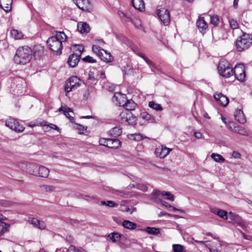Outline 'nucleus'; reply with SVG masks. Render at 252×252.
<instances>
[{
    "instance_id": "53",
    "label": "nucleus",
    "mask_w": 252,
    "mask_h": 252,
    "mask_svg": "<svg viewBox=\"0 0 252 252\" xmlns=\"http://www.w3.org/2000/svg\"><path fill=\"white\" fill-rule=\"evenodd\" d=\"M108 141V139L100 138L99 139V144L101 145H103L104 146L107 147V145L106 144L107 143Z\"/></svg>"
},
{
    "instance_id": "24",
    "label": "nucleus",
    "mask_w": 252,
    "mask_h": 252,
    "mask_svg": "<svg viewBox=\"0 0 252 252\" xmlns=\"http://www.w3.org/2000/svg\"><path fill=\"white\" fill-rule=\"evenodd\" d=\"M12 0H0V6L5 11L8 12L11 10Z\"/></svg>"
},
{
    "instance_id": "47",
    "label": "nucleus",
    "mask_w": 252,
    "mask_h": 252,
    "mask_svg": "<svg viewBox=\"0 0 252 252\" xmlns=\"http://www.w3.org/2000/svg\"><path fill=\"white\" fill-rule=\"evenodd\" d=\"M83 61H84L85 62L87 63H94L96 62V60L94 59L93 58L90 56H87L84 58L83 59Z\"/></svg>"
},
{
    "instance_id": "32",
    "label": "nucleus",
    "mask_w": 252,
    "mask_h": 252,
    "mask_svg": "<svg viewBox=\"0 0 252 252\" xmlns=\"http://www.w3.org/2000/svg\"><path fill=\"white\" fill-rule=\"evenodd\" d=\"M10 33L12 37L15 39H21L24 36L22 32L15 29L11 30Z\"/></svg>"
},
{
    "instance_id": "58",
    "label": "nucleus",
    "mask_w": 252,
    "mask_h": 252,
    "mask_svg": "<svg viewBox=\"0 0 252 252\" xmlns=\"http://www.w3.org/2000/svg\"><path fill=\"white\" fill-rule=\"evenodd\" d=\"M169 207H170V208H172V210L173 211H179L181 213H185V211L184 210H182V209H177L170 205H169Z\"/></svg>"
},
{
    "instance_id": "34",
    "label": "nucleus",
    "mask_w": 252,
    "mask_h": 252,
    "mask_svg": "<svg viewBox=\"0 0 252 252\" xmlns=\"http://www.w3.org/2000/svg\"><path fill=\"white\" fill-rule=\"evenodd\" d=\"M145 231L149 234L157 235L160 232V229L158 228L147 227Z\"/></svg>"
},
{
    "instance_id": "41",
    "label": "nucleus",
    "mask_w": 252,
    "mask_h": 252,
    "mask_svg": "<svg viewBox=\"0 0 252 252\" xmlns=\"http://www.w3.org/2000/svg\"><path fill=\"white\" fill-rule=\"evenodd\" d=\"M100 204L102 205H105L110 207H114L118 206L117 204H116L114 201L111 200L107 201H102Z\"/></svg>"
},
{
    "instance_id": "12",
    "label": "nucleus",
    "mask_w": 252,
    "mask_h": 252,
    "mask_svg": "<svg viewBox=\"0 0 252 252\" xmlns=\"http://www.w3.org/2000/svg\"><path fill=\"white\" fill-rule=\"evenodd\" d=\"M214 97L217 102L223 107H225L227 105L229 102L228 98L222 94L221 93H218L214 94Z\"/></svg>"
},
{
    "instance_id": "59",
    "label": "nucleus",
    "mask_w": 252,
    "mask_h": 252,
    "mask_svg": "<svg viewBox=\"0 0 252 252\" xmlns=\"http://www.w3.org/2000/svg\"><path fill=\"white\" fill-rule=\"evenodd\" d=\"M232 156L235 158H240V154L236 151H234L232 154Z\"/></svg>"
},
{
    "instance_id": "44",
    "label": "nucleus",
    "mask_w": 252,
    "mask_h": 252,
    "mask_svg": "<svg viewBox=\"0 0 252 252\" xmlns=\"http://www.w3.org/2000/svg\"><path fill=\"white\" fill-rule=\"evenodd\" d=\"M136 188L143 191H146L148 189L146 185L140 183V181L136 184Z\"/></svg>"
},
{
    "instance_id": "29",
    "label": "nucleus",
    "mask_w": 252,
    "mask_h": 252,
    "mask_svg": "<svg viewBox=\"0 0 252 252\" xmlns=\"http://www.w3.org/2000/svg\"><path fill=\"white\" fill-rule=\"evenodd\" d=\"M122 132L121 128L116 126L110 129L109 131L110 135L113 137H117L120 136Z\"/></svg>"
},
{
    "instance_id": "16",
    "label": "nucleus",
    "mask_w": 252,
    "mask_h": 252,
    "mask_svg": "<svg viewBox=\"0 0 252 252\" xmlns=\"http://www.w3.org/2000/svg\"><path fill=\"white\" fill-rule=\"evenodd\" d=\"M80 57L79 55L74 53L70 55L68 60L69 65L72 67H75L80 61Z\"/></svg>"
},
{
    "instance_id": "2",
    "label": "nucleus",
    "mask_w": 252,
    "mask_h": 252,
    "mask_svg": "<svg viewBox=\"0 0 252 252\" xmlns=\"http://www.w3.org/2000/svg\"><path fill=\"white\" fill-rule=\"evenodd\" d=\"M32 55V51L28 46L19 47L16 52L14 60L18 64H26L29 63Z\"/></svg>"
},
{
    "instance_id": "31",
    "label": "nucleus",
    "mask_w": 252,
    "mask_h": 252,
    "mask_svg": "<svg viewBox=\"0 0 252 252\" xmlns=\"http://www.w3.org/2000/svg\"><path fill=\"white\" fill-rule=\"evenodd\" d=\"M212 212L214 213V214H217L220 217L223 219L227 220L228 219V215L227 214V213L226 211L224 210L221 209H217L213 211Z\"/></svg>"
},
{
    "instance_id": "43",
    "label": "nucleus",
    "mask_w": 252,
    "mask_h": 252,
    "mask_svg": "<svg viewBox=\"0 0 252 252\" xmlns=\"http://www.w3.org/2000/svg\"><path fill=\"white\" fill-rule=\"evenodd\" d=\"M172 248L174 252H182L184 250L183 246L180 244H173Z\"/></svg>"
},
{
    "instance_id": "54",
    "label": "nucleus",
    "mask_w": 252,
    "mask_h": 252,
    "mask_svg": "<svg viewBox=\"0 0 252 252\" xmlns=\"http://www.w3.org/2000/svg\"><path fill=\"white\" fill-rule=\"evenodd\" d=\"M129 175L130 176H129V177L130 178L132 182H135L137 184L138 182L140 181V179L138 178L137 177H135L131 174H130Z\"/></svg>"
},
{
    "instance_id": "51",
    "label": "nucleus",
    "mask_w": 252,
    "mask_h": 252,
    "mask_svg": "<svg viewBox=\"0 0 252 252\" xmlns=\"http://www.w3.org/2000/svg\"><path fill=\"white\" fill-rule=\"evenodd\" d=\"M79 250L75 246H70L68 249H67L66 252H79Z\"/></svg>"
},
{
    "instance_id": "13",
    "label": "nucleus",
    "mask_w": 252,
    "mask_h": 252,
    "mask_svg": "<svg viewBox=\"0 0 252 252\" xmlns=\"http://www.w3.org/2000/svg\"><path fill=\"white\" fill-rule=\"evenodd\" d=\"M26 168L24 169L26 172L31 175L36 176L39 164L34 163H27L26 164Z\"/></svg>"
},
{
    "instance_id": "57",
    "label": "nucleus",
    "mask_w": 252,
    "mask_h": 252,
    "mask_svg": "<svg viewBox=\"0 0 252 252\" xmlns=\"http://www.w3.org/2000/svg\"><path fill=\"white\" fill-rule=\"evenodd\" d=\"M55 188L54 186H45V189L46 191H53L54 190Z\"/></svg>"
},
{
    "instance_id": "21",
    "label": "nucleus",
    "mask_w": 252,
    "mask_h": 252,
    "mask_svg": "<svg viewBox=\"0 0 252 252\" xmlns=\"http://www.w3.org/2000/svg\"><path fill=\"white\" fill-rule=\"evenodd\" d=\"M36 176L42 178H47L49 173V170L46 167L39 165Z\"/></svg>"
},
{
    "instance_id": "48",
    "label": "nucleus",
    "mask_w": 252,
    "mask_h": 252,
    "mask_svg": "<svg viewBox=\"0 0 252 252\" xmlns=\"http://www.w3.org/2000/svg\"><path fill=\"white\" fill-rule=\"evenodd\" d=\"M144 61L149 65L152 71H154V69L156 68V66L154 63L151 60L148 59L147 58L144 59Z\"/></svg>"
},
{
    "instance_id": "35",
    "label": "nucleus",
    "mask_w": 252,
    "mask_h": 252,
    "mask_svg": "<svg viewBox=\"0 0 252 252\" xmlns=\"http://www.w3.org/2000/svg\"><path fill=\"white\" fill-rule=\"evenodd\" d=\"M109 237L113 242H116L120 240L121 235L117 232H113L109 235Z\"/></svg>"
},
{
    "instance_id": "17",
    "label": "nucleus",
    "mask_w": 252,
    "mask_h": 252,
    "mask_svg": "<svg viewBox=\"0 0 252 252\" xmlns=\"http://www.w3.org/2000/svg\"><path fill=\"white\" fill-rule=\"evenodd\" d=\"M234 117L235 120L241 124H244L246 122V119L243 112L241 109L236 110Z\"/></svg>"
},
{
    "instance_id": "7",
    "label": "nucleus",
    "mask_w": 252,
    "mask_h": 252,
    "mask_svg": "<svg viewBox=\"0 0 252 252\" xmlns=\"http://www.w3.org/2000/svg\"><path fill=\"white\" fill-rule=\"evenodd\" d=\"M5 125L17 132H22L25 129L22 125L19 124L17 120L11 117L6 120Z\"/></svg>"
},
{
    "instance_id": "40",
    "label": "nucleus",
    "mask_w": 252,
    "mask_h": 252,
    "mask_svg": "<svg viewBox=\"0 0 252 252\" xmlns=\"http://www.w3.org/2000/svg\"><path fill=\"white\" fill-rule=\"evenodd\" d=\"M103 50L100 49V47L97 45H93L92 47V50L94 53L96 54L99 58L100 57V55L103 52Z\"/></svg>"
},
{
    "instance_id": "64",
    "label": "nucleus",
    "mask_w": 252,
    "mask_h": 252,
    "mask_svg": "<svg viewBox=\"0 0 252 252\" xmlns=\"http://www.w3.org/2000/svg\"><path fill=\"white\" fill-rule=\"evenodd\" d=\"M210 252H220L218 250L215 249H211Z\"/></svg>"
},
{
    "instance_id": "18",
    "label": "nucleus",
    "mask_w": 252,
    "mask_h": 252,
    "mask_svg": "<svg viewBox=\"0 0 252 252\" xmlns=\"http://www.w3.org/2000/svg\"><path fill=\"white\" fill-rule=\"evenodd\" d=\"M196 26L199 31L203 33L206 30L208 27L207 23L205 22L204 18L203 17L200 18L197 20L196 22Z\"/></svg>"
},
{
    "instance_id": "14",
    "label": "nucleus",
    "mask_w": 252,
    "mask_h": 252,
    "mask_svg": "<svg viewBox=\"0 0 252 252\" xmlns=\"http://www.w3.org/2000/svg\"><path fill=\"white\" fill-rule=\"evenodd\" d=\"M29 222L34 227H37L41 230H44L46 229V223L42 220H40L37 219L32 218L29 219Z\"/></svg>"
},
{
    "instance_id": "20",
    "label": "nucleus",
    "mask_w": 252,
    "mask_h": 252,
    "mask_svg": "<svg viewBox=\"0 0 252 252\" xmlns=\"http://www.w3.org/2000/svg\"><path fill=\"white\" fill-rule=\"evenodd\" d=\"M229 128L234 132L239 133L240 135H248V132L245 129L238 126H235L233 124H230V125L229 126Z\"/></svg>"
},
{
    "instance_id": "50",
    "label": "nucleus",
    "mask_w": 252,
    "mask_h": 252,
    "mask_svg": "<svg viewBox=\"0 0 252 252\" xmlns=\"http://www.w3.org/2000/svg\"><path fill=\"white\" fill-rule=\"evenodd\" d=\"M87 128V126H83L81 125H77V129L79 130V133L82 134L83 133V131L86 130Z\"/></svg>"
},
{
    "instance_id": "27",
    "label": "nucleus",
    "mask_w": 252,
    "mask_h": 252,
    "mask_svg": "<svg viewBox=\"0 0 252 252\" xmlns=\"http://www.w3.org/2000/svg\"><path fill=\"white\" fill-rule=\"evenodd\" d=\"M140 116L143 119L148 121L150 123H157L155 118L154 116L148 114L146 112H144L141 113Z\"/></svg>"
},
{
    "instance_id": "49",
    "label": "nucleus",
    "mask_w": 252,
    "mask_h": 252,
    "mask_svg": "<svg viewBox=\"0 0 252 252\" xmlns=\"http://www.w3.org/2000/svg\"><path fill=\"white\" fill-rule=\"evenodd\" d=\"M88 80L92 81L93 82H95L96 78L93 71H90L88 75Z\"/></svg>"
},
{
    "instance_id": "15",
    "label": "nucleus",
    "mask_w": 252,
    "mask_h": 252,
    "mask_svg": "<svg viewBox=\"0 0 252 252\" xmlns=\"http://www.w3.org/2000/svg\"><path fill=\"white\" fill-rule=\"evenodd\" d=\"M228 219L230 220L229 221L236 223L240 226L243 225V221L241 218L237 214L230 212L228 214Z\"/></svg>"
},
{
    "instance_id": "46",
    "label": "nucleus",
    "mask_w": 252,
    "mask_h": 252,
    "mask_svg": "<svg viewBox=\"0 0 252 252\" xmlns=\"http://www.w3.org/2000/svg\"><path fill=\"white\" fill-rule=\"evenodd\" d=\"M162 195H165L167 197V199L170 201H174V196L169 192L163 191L161 192Z\"/></svg>"
},
{
    "instance_id": "19",
    "label": "nucleus",
    "mask_w": 252,
    "mask_h": 252,
    "mask_svg": "<svg viewBox=\"0 0 252 252\" xmlns=\"http://www.w3.org/2000/svg\"><path fill=\"white\" fill-rule=\"evenodd\" d=\"M77 30L81 33H88L90 31V28L86 23L80 22L77 24Z\"/></svg>"
},
{
    "instance_id": "52",
    "label": "nucleus",
    "mask_w": 252,
    "mask_h": 252,
    "mask_svg": "<svg viewBox=\"0 0 252 252\" xmlns=\"http://www.w3.org/2000/svg\"><path fill=\"white\" fill-rule=\"evenodd\" d=\"M132 139L136 141H140L142 139V136L140 134H134L131 135Z\"/></svg>"
},
{
    "instance_id": "8",
    "label": "nucleus",
    "mask_w": 252,
    "mask_h": 252,
    "mask_svg": "<svg viewBox=\"0 0 252 252\" xmlns=\"http://www.w3.org/2000/svg\"><path fill=\"white\" fill-rule=\"evenodd\" d=\"M234 74L235 78L242 82L246 77L244 67L243 64H239L235 65L233 69V75Z\"/></svg>"
},
{
    "instance_id": "33",
    "label": "nucleus",
    "mask_w": 252,
    "mask_h": 252,
    "mask_svg": "<svg viewBox=\"0 0 252 252\" xmlns=\"http://www.w3.org/2000/svg\"><path fill=\"white\" fill-rule=\"evenodd\" d=\"M43 53V48L40 46H35L33 48V55L34 57H40Z\"/></svg>"
},
{
    "instance_id": "25",
    "label": "nucleus",
    "mask_w": 252,
    "mask_h": 252,
    "mask_svg": "<svg viewBox=\"0 0 252 252\" xmlns=\"http://www.w3.org/2000/svg\"><path fill=\"white\" fill-rule=\"evenodd\" d=\"M100 58L101 60L106 63L111 62L113 60V57L112 55L104 50H103V52L101 55H100Z\"/></svg>"
},
{
    "instance_id": "30",
    "label": "nucleus",
    "mask_w": 252,
    "mask_h": 252,
    "mask_svg": "<svg viewBox=\"0 0 252 252\" xmlns=\"http://www.w3.org/2000/svg\"><path fill=\"white\" fill-rule=\"evenodd\" d=\"M9 224L3 221H0V236L9 231Z\"/></svg>"
},
{
    "instance_id": "4",
    "label": "nucleus",
    "mask_w": 252,
    "mask_h": 252,
    "mask_svg": "<svg viewBox=\"0 0 252 252\" xmlns=\"http://www.w3.org/2000/svg\"><path fill=\"white\" fill-rule=\"evenodd\" d=\"M218 69L220 74L224 77L229 78L233 75L232 67L227 61H220Z\"/></svg>"
},
{
    "instance_id": "28",
    "label": "nucleus",
    "mask_w": 252,
    "mask_h": 252,
    "mask_svg": "<svg viewBox=\"0 0 252 252\" xmlns=\"http://www.w3.org/2000/svg\"><path fill=\"white\" fill-rule=\"evenodd\" d=\"M122 225L125 228L130 230L135 229L137 227V224L135 223L130 221L128 220H124L122 223Z\"/></svg>"
},
{
    "instance_id": "63",
    "label": "nucleus",
    "mask_w": 252,
    "mask_h": 252,
    "mask_svg": "<svg viewBox=\"0 0 252 252\" xmlns=\"http://www.w3.org/2000/svg\"><path fill=\"white\" fill-rule=\"evenodd\" d=\"M93 116H82L80 117L81 119H91L93 118Z\"/></svg>"
},
{
    "instance_id": "62",
    "label": "nucleus",
    "mask_w": 252,
    "mask_h": 252,
    "mask_svg": "<svg viewBox=\"0 0 252 252\" xmlns=\"http://www.w3.org/2000/svg\"><path fill=\"white\" fill-rule=\"evenodd\" d=\"M239 0H234L233 6L235 8H237L238 5V2Z\"/></svg>"
},
{
    "instance_id": "45",
    "label": "nucleus",
    "mask_w": 252,
    "mask_h": 252,
    "mask_svg": "<svg viewBox=\"0 0 252 252\" xmlns=\"http://www.w3.org/2000/svg\"><path fill=\"white\" fill-rule=\"evenodd\" d=\"M74 46L75 48H76L75 50H76V52H77V53H76L75 54H77V55H79L80 56H81V55L84 50L83 46L82 45H76Z\"/></svg>"
},
{
    "instance_id": "26",
    "label": "nucleus",
    "mask_w": 252,
    "mask_h": 252,
    "mask_svg": "<svg viewBox=\"0 0 252 252\" xmlns=\"http://www.w3.org/2000/svg\"><path fill=\"white\" fill-rule=\"evenodd\" d=\"M136 104L131 99L127 100L124 105L125 110L130 112L135 109Z\"/></svg>"
},
{
    "instance_id": "60",
    "label": "nucleus",
    "mask_w": 252,
    "mask_h": 252,
    "mask_svg": "<svg viewBox=\"0 0 252 252\" xmlns=\"http://www.w3.org/2000/svg\"><path fill=\"white\" fill-rule=\"evenodd\" d=\"M194 135L196 138L199 139L202 137V133L199 132H195L194 133Z\"/></svg>"
},
{
    "instance_id": "23",
    "label": "nucleus",
    "mask_w": 252,
    "mask_h": 252,
    "mask_svg": "<svg viewBox=\"0 0 252 252\" xmlns=\"http://www.w3.org/2000/svg\"><path fill=\"white\" fill-rule=\"evenodd\" d=\"M107 147L110 148H118L121 145V141L118 139L108 138V141L106 144Z\"/></svg>"
},
{
    "instance_id": "22",
    "label": "nucleus",
    "mask_w": 252,
    "mask_h": 252,
    "mask_svg": "<svg viewBox=\"0 0 252 252\" xmlns=\"http://www.w3.org/2000/svg\"><path fill=\"white\" fill-rule=\"evenodd\" d=\"M133 6L140 11L145 10V3L143 0H131Z\"/></svg>"
},
{
    "instance_id": "9",
    "label": "nucleus",
    "mask_w": 252,
    "mask_h": 252,
    "mask_svg": "<svg viewBox=\"0 0 252 252\" xmlns=\"http://www.w3.org/2000/svg\"><path fill=\"white\" fill-rule=\"evenodd\" d=\"M157 14L160 21L165 25L169 24L170 21V14L168 10L164 8H161L158 10Z\"/></svg>"
},
{
    "instance_id": "36",
    "label": "nucleus",
    "mask_w": 252,
    "mask_h": 252,
    "mask_svg": "<svg viewBox=\"0 0 252 252\" xmlns=\"http://www.w3.org/2000/svg\"><path fill=\"white\" fill-rule=\"evenodd\" d=\"M149 106L156 111H162L163 110L161 106L158 103H155L154 101H150L148 104Z\"/></svg>"
},
{
    "instance_id": "42",
    "label": "nucleus",
    "mask_w": 252,
    "mask_h": 252,
    "mask_svg": "<svg viewBox=\"0 0 252 252\" xmlns=\"http://www.w3.org/2000/svg\"><path fill=\"white\" fill-rule=\"evenodd\" d=\"M229 23L230 27L233 30L237 29L239 27V25L236 20L231 19L229 20Z\"/></svg>"
},
{
    "instance_id": "38",
    "label": "nucleus",
    "mask_w": 252,
    "mask_h": 252,
    "mask_svg": "<svg viewBox=\"0 0 252 252\" xmlns=\"http://www.w3.org/2000/svg\"><path fill=\"white\" fill-rule=\"evenodd\" d=\"M69 112L73 113V112L71 110V109L70 108H65L64 110H63V114L65 116V117L66 118H68L70 120L71 122L74 123L75 119L73 117H72L70 115Z\"/></svg>"
},
{
    "instance_id": "6",
    "label": "nucleus",
    "mask_w": 252,
    "mask_h": 252,
    "mask_svg": "<svg viewBox=\"0 0 252 252\" xmlns=\"http://www.w3.org/2000/svg\"><path fill=\"white\" fill-rule=\"evenodd\" d=\"M119 120L122 123L126 122L129 125H132L135 122L136 117L133 116L131 112L124 110L119 115Z\"/></svg>"
},
{
    "instance_id": "55",
    "label": "nucleus",
    "mask_w": 252,
    "mask_h": 252,
    "mask_svg": "<svg viewBox=\"0 0 252 252\" xmlns=\"http://www.w3.org/2000/svg\"><path fill=\"white\" fill-rule=\"evenodd\" d=\"M51 128L55 129L57 130L58 131L60 132V129L55 125L53 124H50L49 125H48Z\"/></svg>"
},
{
    "instance_id": "1",
    "label": "nucleus",
    "mask_w": 252,
    "mask_h": 252,
    "mask_svg": "<svg viewBox=\"0 0 252 252\" xmlns=\"http://www.w3.org/2000/svg\"><path fill=\"white\" fill-rule=\"evenodd\" d=\"M67 36L63 32H58L56 35L48 38L47 44L50 49L58 55L62 53L63 42L66 41Z\"/></svg>"
},
{
    "instance_id": "11",
    "label": "nucleus",
    "mask_w": 252,
    "mask_h": 252,
    "mask_svg": "<svg viewBox=\"0 0 252 252\" xmlns=\"http://www.w3.org/2000/svg\"><path fill=\"white\" fill-rule=\"evenodd\" d=\"M171 150V149H169L165 146L161 145L156 149L155 154L157 157L160 158H163L166 157Z\"/></svg>"
},
{
    "instance_id": "37",
    "label": "nucleus",
    "mask_w": 252,
    "mask_h": 252,
    "mask_svg": "<svg viewBox=\"0 0 252 252\" xmlns=\"http://www.w3.org/2000/svg\"><path fill=\"white\" fill-rule=\"evenodd\" d=\"M220 19L218 15H213L211 16L210 23L211 24L213 25L214 26H218L220 23Z\"/></svg>"
},
{
    "instance_id": "56",
    "label": "nucleus",
    "mask_w": 252,
    "mask_h": 252,
    "mask_svg": "<svg viewBox=\"0 0 252 252\" xmlns=\"http://www.w3.org/2000/svg\"><path fill=\"white\" fill-rule=\"evenodd\" d=\"M121 13L122 14L123 16H124V17L126 18L125 21L126 22H132V19L131 18L126 16V14H125L123 12H121Z\"/></svg>"
},
{
    "instance_id": "10",
    "label": "nucleus",
    "mask_w": 252,
    "mask_h": 252,
    "mask_svg": "<svg viewBox=\"0 0 252 252\" xmlns=\"http://www.w3.org/2000/svg\"><path fill=\"white\" fill-rule=\"evenodd\" d=\"M77 6L81 9L90 12L92 10V5L89 0H73Z\"/></svg>"
},
{
    "instance_id": "5",
    "label": "nucleus",
    "mask_w": 252,
    "mask_h": 252,
    "mask_svg": "<svg viewBox=\"0 0 252 252\" xmlns=\"http://www.w3.org/2000/svg\"><path fill=\"white\" fill-rule=\"evenodd\" d=\"M80 85V79L77 76L69 78L64 86V90L66 93L75 90Z\"/></svg>"
},
{
    "instance_id": "3",
    "label": "nucleus",
    "mask_w": 252,
    "mask_h": 252,
    "mask_svg": "<svg viewBox=\"0 0 252 252\" xmlns=\"http://www.w3.org/2000/svg\"><path fill=\"white\" fill-rule=\"evenodd\" d=\"M252 44V38L247 33H243L236 41V48L238 51L242 52L247 49Z\"/></svg>"
},
{
    "instance_id": "61",
    "label": "nucleus",
    "mask_w": 252,
    "mask_h": 252,
    "mask_svg": "<svg viewBox=\"0 0 252 252\" xmlns=\"http://www.w3.org/2000/svg\"><path fill=\"white\" fill-rule=\"evenodd\" d=\"M67 249L66 248H62L61 249H57L56 252H66Z\"/></svg>"
},
{
    "instance_id": "39",
    "label": "nucleus",
    "mask_w": 252,
    "mask_h": 252,
    "mask_svg": "<svg viewBox=\"0 0 252 252\" xmlns=\"http://www.w3.org/2000/svg\"><path fill=\"white\" fill-rule=\"evenodd\" d=\"M211 158L216 162H223L225 160V159L220 155L213 153L211 156Z\"/></svg>"
}]
</instances>
